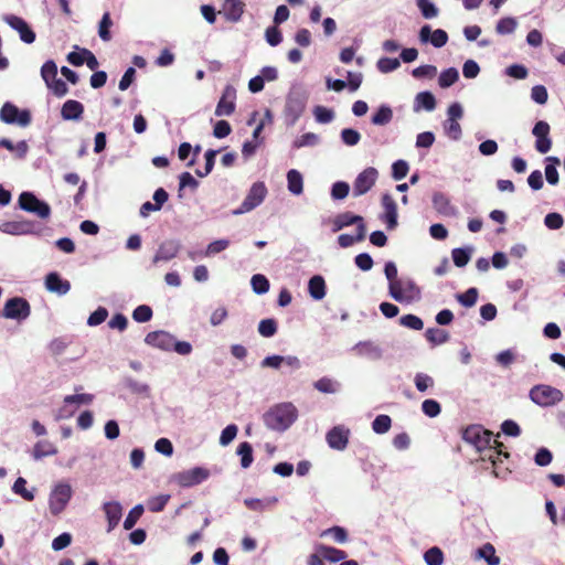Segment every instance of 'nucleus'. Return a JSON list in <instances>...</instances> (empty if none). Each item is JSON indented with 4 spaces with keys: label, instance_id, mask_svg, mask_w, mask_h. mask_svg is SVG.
Wrapping results in <instances>:
<instances>
[{
    "label": "nucleus",
    "instance_id": "nucleus-34",
    "mask_svg": "<svg viewBox=\"0 0 565 565\" xmlns=\"http://www.w3.org/2000/svg\"><path fill=\"white\" fill-rule=\"evenodd\" d=\"M366 228L364 224H360L356 227V235L352 236L349 234H341L338 237V243L342 248H348L356 242H362L365 238Z\"/></svg>",
    "mask_w": 565,
    "mask_h": 565
},
{
    "label": "nucleus",
    "instance_id": "nucleus-50",
    "mask_svg": "<svg viewBox=\"0 0 565 565\" xmlns=\"http://www.w3.org/2000/svg\"><path fill=\"white\" fill-rule=\"evenodd\" d=\"M424 559L427 565H441L444 562L443 551L437 546L430 547L425 552Z\"/></svg>",
    "mask_w": 565,
    "mask_h": 565
},
{
    "label": "nucleus",
    "instance_id": "nucleus-11",
    "mask_svg": "<svg viewBox=\"0 0 565 565\" xmlns=\"http://www.w3.org/2000/svg\"><path fill=\"white\" fill-rule=\"evenodd\" d=\"M550 125L544 120L537 121L532 129V134L536 138L535 149L540 153L544 154L551 150L552 139L550 138Z\"/></svg>",
    "mask_w": 565,
    "mask_h": 565
},
{
    "label": "nucleus",
    "instance_id": "nucleus-26",
    "mask_svg": "<svg viewBox=\"0 0 565 565\" xmlns=\"http://www.w3.org/2000/svg\"><path fill=\"white\" fill-rule=\"evenodd\" d=\"M353 224H356V227L360 224H364L363 217L360 215H354L351 212L340 213L332 221V232H339L340 230Z\"/></svg>",
    "mask_w": 565,
    "mask_h": 565
},
{
    "label": "nucleus",
    "instance_id": "nucleus-48",
    "mask_svg": "<svg viewBox=\"0 0 565 565\" xmlns=\"http://www.w3.org/2000/svg\"><path fill=\"white\" fill-rule=\"evenodd\" d=\"M254 292L263 295L269 290V280L262 274H256L250 279Z\"/></svg>",
    "mask_w": 565,
    "mask_h": 565
},
{
    "label": "nucleus",
    "instance_id": "nucleus-62",
    "mask_svg": "<svg viewBox=\"0 0 565 565\" xmlns=\"http://www.w3.org/2000/svg\"><path fill=\"white\" fill-rule=\"evenodd\" d=\"M402 326L413 329V330H422L424 327L423 320L415 315H405L399 319Z\"/></svg>",
    "mask_w": 565,
    "mask_h": 565
},
{
    "label": "nucleus",
    "instance_id": "nucleus-32",
    "mask_svg": "<svg viewBox=\"0 0 565 565\" xmlns=\"http://www.w3.org/2000/svg\"><path fill=\"white\" fill-rule=\"evenodd\" d=\"M309 295L315 300H321L326 296V281L322 276L316 275L308 282Z\"/></svg>",
    "mask_w": 565,
    "mask_h": 565
},
{
    "label": "nucleus",
    "instance_id": "nucleus-58",
    "mask_svg": "<svg viewBox=\"0 0 565 565\" xmlns=\"http://www.w3.org/2000/svg\"><path fill=\"white\" fill-rule=\"evenodd\" d=\"M132 318L137 322H147L152 318V309L147 305H140L132 311Z\"/></svg>",
    "mask_w": 565,
    "mask_h": 565
},
{
    "label": "nucleus",
    "instance_id": "nucleus-42",
    "mask_svg": "<svg viewBox=\"0 0 565 565\" xmlns=\"http://www.w3.org/2000/svg\"><path fill=\"white\" fill-rule=\"evenodd\" d=\"M111 25H113V20L110 18V13L105 12L103 14L102 20L98 25V35L105 42H108L111 39V34L109 31Z\"/></svg>",
    "mask_w": 565,
    "mask_h": 565
},
{
    "label": "nucleus",
    "instance_id": "nucleus-61",
    "mask_svg": "<svg viewBox=\"0 0 565 565\" xmlns=\"http://www.w3.org/2000/svg\"><path fill=\"white\" fill-rule=\"evenodd\" d=\"M415 386L419 392H425L434 386V379L425 373H417L414 379Z\"/></svg>",
    "mask_w": 565,
    "mask_h": 565
},
{
    "label": "nucleus",
    "instance_id": "nucleus-49",
    "mask_svg": "<svg viewBox=\"0 0 565 565\" xmlns=\"http://www.w3.org/2000/svg\"><path fill=\"white\" fill-rule=\"evenodd\" d=\"M258 332L265 338H270L277 332V322L273 318L263 319L258 324Z\"/></svg>",
    "mask_w": 565,
    "mask_h": 565
},
{
    "label": "nucleus",
    "instance_id": "nucleus-60",
    "mask_svg": "<svg viewBox=\"0 0 565 565\" xmlns=\"http://www.w3.org/2000/svg\"><path fill=\"white\" fill-rule=\"evenodd\" d=\"M409 167L405 160H397L392 166V177L395 180L404 179L408 173Z\"/></svg>",
    "mask_w": 565,
    "mask_h": 565
},
{
    "label": "nucleus",
    "instance_id": "nucleus-29",
    "mask_svg": "<svg viewBox=\"0 0 565 565\" xmlns=\"http://www.w3.org/2000/svg\"><path fill=\"white\" fill-rule=\"evenodd\" d=\"M316 548L330 563L342 562L348 556L347 552L324 544H319Z\"/></svg>",
    "mask_w": 565,
    "mask_h": 565
},
{
    "label": "nucleus",
    "instance_id": "nucleus-51",
    "mask_svg": "<svg viewBox=\"0 0 565 565\" xmlns=\"http://www.w3.org/2000/svg\"><path fill=\"white\" fill-rule=\"evenodd\" d=\"M377 70L381 73H390L397 70L401 66L398 58L393 57H381L376 63Z\"/></svg>",
    "mask_w": 565,
    "mask_h": 565
},
{
    "label": "nucleus",
    "instance_id": "nucleus-31",
    "mask_svg": "<svg viewBox=\"0 0 565 565\" xmlns=\"http://www.w3.org/2000/svg\"><path fill=\"white\" fill-rule=\"evenodd\" d=\"M436 108L435 96L430 92H420L416 95L414 100V110L419 111L425 109L431 111Z\"/></svg>",
    "mask_w": 565,
    "mask_h": 565
},
{
    "label": "nucleus",
    "instance_id": "nucleus-1",
    "mask_svg": "<svg viewBox=\"0 0 565 565\" xmlns=\"http://www.w3.org/2000/svg\"><path fill=\"white\" fill-rule=\"evenodd\" d=\"M461 438L479 452L481 461H490L493 467V475L500 477L498 463L502 462L501 457L509 458L510 454L502 450V443L492 439V433L481 425L468 426L461 431Z\"/></svg>",
    "mask_w": 565,
    "mask_h": 565
},
{
    "label": "nucleus",
    "instance_id": "nucleus-9",
    "mask_svg": "<svg viewBox=\"0 0 565 565\" xmlns=\"http://www.w3.org/2000/svg\"><path fill=\"white\" fill-rule=\"evenodd\" d=\"M0 119L6 124H18L26 127L31 122V114L29 110H20L15 105L6 103L0 109Z\"/></svg>",
    "mask_w": 565,
    "mask_h": 565
},
{
    "label": "nucleus",
    "instance_id": "nucleus-16",
    "mask_svg": "<svg viewBox=\"0 0 565 565\" xmlns=\"http://www.w3.org/2000/svg\"><path fill=\"white\" fill-rule=\"evenodd\" d=\"M235 99H236V90L233 86L227 85L222 94V97L220 98L215 115L216 116H230L235 111Z\"/></svg>",
    "mask_w": 565,
    "mask_h": 565
},
{
    "label": "nucleus",
    "instance_id": "nucleus-55",
    "mask_svg": "<svg viewBox=\"0 0 565 565\" xmlns=\"http://www.w3.org/2000/svg\"><path fill=\"white\" fill-rule=\"evenodd\" d=\"M331 535L337 543H345L348 541V532L344 527L332 526L322 532L321 536Z\"/></svg>",
    "mask_w": 565,
    "mask_h": 565
},
{
    "label": "nucleus",
    "instance_id": "nucleus-28",
    "mask_svg": "<svg viewBox=\"0 0 565 565\" xmlns=\"http://www.w3.org/2000/svg\"><path fill=\"white\" fill-rule=\"evenodd\" d=\"M278 502L276 497L255 499L248 498L244 500V504L247 509L256 512H264L267 509L274 508Z\"/></svg>",
    "mask_w": 565,
    "mask_h": 565
},
{
    "label": "nucleus",
    "instance_id": "nucleus-13",
    "mask_svg": "<svg viewBox=\"0 0 565 565\" xmlns=\"http://www.w3.org/2000/svg\"><path fill=\"white\" fill-rule=\"evenodd\" d=\"M3 21L19 32L20 39L24 43L31 44L35 41L34 31L22 18L14 14H7L3 17Z\"/></svg>",
    "mask_w": 565,
    "mask_h": 565
},
{
    "label": "nucleus",
    "instance_id": "nucleus-19",
    "mask_svg": "<svg viewBox=\"0 0 565 565\" xmlns=\"http://www.w3.org/2000/svg\"><path fill=\"white\" fill-rule=\"evenodd\" d=\"M245 9L242 0H224L222 9L218 11L226 21L236 23L241 20Z\"/></svg>",
    "mask_w": 565,
    "mask_h": 565
},
{
    "label": "nucleus",
    "instance_id": "nucleus-44",
    "mask_svg": "<svg viewBox=\"0 0 565 565\" xmlns=\"http://www.w3.org/2000/svg\"><path fill=\"white\" fill-rule=\"evenodd\" d=\"M516 25H518V22L514 18H510V17L502 18L498 21V23L495 25V31L498 34H501V35L511 34L515 31Z\"/></svg>",
    "mask_w": 565,
    "mask_h": 565
},
{
    "label": "nucleus",
    "instance_id": "nucleus-5",
    "mask_svg": "<svg viewBox=\"0 0 565 565\" xmlns=\"http://www.w3.org/2000/svg\"><path fill=\"white\" fill-rule=\"evenodd\" d=\"M20 209L36 214L41 218H47L51 215L50 205L39 200L32 192H22L19 196Z\"/></svg>",
    "mask_w": 565,
    "mask_h": 565
},
{
    "label": "nucleus",
    "instance_id": "nucleus-41",
    "mask_svg": "<svg viewBox=\"0 0 565 565\" xmlns=\"http://www.w3.org/2000/svg\"><path fill=\"white\" fill-rule=\"evenodd\" d=\"M170 500V494H160L152 497L147 501V508L150 512L158 513L164 510Z\"/></svg>",
    "mask_w": 565,
    "mask_h": 565
},
{
    "label": "nucleus",
    "instance_id": "nucleus-35",
    "mask_svg": "<svg viewBox=\"0 0 565 565\" xmlns=\"http://www.w3.org/2000/svg\"><path fill=\"white\" fill-rule=\"evenodd\" d=\"M477 558H483L488 565H499L500 557L495 555V548L491 543H486L476 551Z\"/></svg>",
    "mask_w": 565,
    "mask_h": 565
},
{
    "label": "nucleus",
    "instance_id": "nucleus-7",
    "mask_svg": "<svg viewBox=\"0 0 565 565\" xmlns=\"http://www.w3.org/2000/svg\"><path fill=\"white\" fill-rule=\"evenodd\" d=\"M72 498V488L68 483L61 482L55 486L50 494V511L53 515L60 514Z\"/></svg>",
    "mask_w": 565,
    "mask_h": 565
},
{
    "label": "nucleus",
    "instance_id": "nucleus-17",
    "mask_svg": "<svg viewBox=\"0 0 565 565\" xmlns=\"http://www.w3.org/2000/svg\"><path fill=\"white\" fill-rule=\"evenodd\" d=\"M145 342L151 347L171 351L174 345V337L167 331H152L146 335Z\"/></svg>",
    "mask_w": 565,
    "mask_h": 565
},
{
    "label": "nucleus",
    "instance_id": "nucleus-64",
    "mask_svg": "<svg viewBox=\"0 0 565 565\" xmlns=\"http://www.w3.org/2000/svg\"><path fill=\"white\" fill-rule=\"evenodd\" d=\"M423 413L428 417H436L440 414V405L435 399H425L422 404Z\"/></svg>",
    "mask_w": 565,
    "mask_h": 565
},
{
    "label": "nucleus",
    "instance_id": "nucleus-15",
    "mask_svg": "<svg viewBox=\"0 0 565 565\" xmlns=\"http://www.w3.org/2000/svg\"><path fill=\"white\" fill-rule=\"evenodd\" d=\"M444 132L450 139L459 138V103H452L447 111V119L443 124Z\"/></svg>",
    "mask_w": 565,
    "mask_h": 565
},
{
    "label": "nucleus",
    "instance_id": "nucleus-10",
    "mask_svg": "<svg viewBox=\"0 0 565 565\" xmlns=\"http://www.w3.org/2000/svg\"><path fill=\"white\" fill-rule=\"evenodd\" d=\"M210 477V471L202 467H195L175 475V481L183 488H190L202 483Z\"/></svg>",
    "mask_w": 565,
    "mask_h": 565
},
{
    "label": "nucleus",
    "instance_id": "nucleus-33",
    "mask_svg": "<svg viewBox=\"0 0 565 565\" xmlns=\"http://www.w3.org/2000/svg\"><path fill=\"white\" fill-rule=\"evenodd\" d=\"M434 209L441 215H455V209L450 205L449 200L443 193H435L433 196Z\"/></svg>",
    "mask_w": 565,
    "mask_h": 565
},
{
    "label": "nucleus",
    "instance_id": "nucleus-30",
    "mask_svg": "<svg viewBox=\"0 0 565 565\" xmlns=\"http://www.w3.org/2000/svg\"><path fill=\"white\" fill-rule=\"evenodd\" d=\"M104 511L108 521V530H113L121 519V505L118 502H106Z\"/></svg>",
    "mask_w": 565,
    "mask_h": 565
},
{
    "label": "nucleus",
    "instance_id": "nucleus-52",
    "mask_svg": "<svg viewBox=\"0 0 565 565\" xmlns=\"http://www.w3.org/2000/svg\"><path fill=\"white\" fill-rule=\"evenodd\" d=\"M417 7L419 8L420 12H422V15L425 18V19H433L435 17H437L438 14V9L436 8V6L430 2L429 0H417Z\"/></svg>",
    "mask_w": 565,
    "mask_h": 565
},
{
    "label": "nucleus",
    "instance_id": "nucleus-6",
    "mask_svg": "<svg viewBox=\"0 0 565 565\" xmlns=\"http://www.w3.org/2000/svg\"><path fill=\"white\" fill-rule=\"evenodd\" d=\"M31 315V306L26 299L22 297H13L4 303L2 316L7 319L18 321L25 320Z\"/></svg>",
    "mask_w": 565,
    "mask_h": 565
},
{
    "label": "nucleus",
    "instance_id": "nucleus-4",
    "mask_svg": "<svg viewBox=\"0 0 565 565\" xmlns=\"http://www.w3.org/2000/svg\"><path fill=\"white\" fill-rule=\"evenodd\" d=\"M268 190L263 181L254 182L244 201L233 211V214L241 215L253 211L264 202Z\"/></svg>",
    "mask_w": 565,
    "mask_h": 565
},
{
    "label": "nucleus",
    "instance_id": "nucleus-3",
    "mask_svg": "<svg viewBox=\"0 0 565 565\" xmlns=\"http://www.w3.org/2000/svg\"><path fill=\"white\" fill-rule=\"evenodd\" d=\"M529 396L533 403L542 407H548L559 403L564 395L558 388L539 384L531 388Z\"/></svg>",
    "mask_w": 565,
    "mask_h": 565
},
{
    "label": "nucleus",
    "instance_id": "nucleus-46",
    "mask_svg": "<svg viewBox=\"0 0 565 565\" xmlns=\"http://www.w3.org/2000/svg\"><path fill=\"white\" fill-rule=\"evenodd\" d=\"M426 339L433 344H441L448 340V333L438 328H429L425 332Z\"/></svg>",
    "mask_w": 565,
    "mask_h": 565
},
{
    "label": "nucleus",
    "instance_id": "nucleus-2",
    "mask_svg": "<svg viewBox=\"0 0 565 565\" xmlns=\"http://www.w3.org/2000/svg\"><path fill=\"white\" fill-rule=\"evenodd\" d=\"M297 418V408L291 403H282L270 408L264 415V422L270 429L282 431Z\"/></svg>",
    "mask_w": 565,
    "mask_h": 565
},
{
    "label": "nucleus",
    "instance_id": "nucleus-47",
    "mask_svg": "<svg viewBox=\"0 0 565 565\" xmlns=\"http://www.w3.org/2000/svg\"><path fill=\"white\" fill-rule=\"evenodd\" d=\"M142 513H143V505L142 504L135 505L129 511L128 515L126 516V519L124 521L125 530H131L136 525L138 520L141 518Z\"/></svg>",
    "mask_w": 565,
    "mask_h": 565
},
{
    "label": "nucleus",
    "instance_id": "nucleus-23",
    "mask_svg": "<svg viewBox=\"0 0 565 565\" xmlns=\"http://www.w3.org/2000/svg\"><path fill=\"white\" fill-rule=\"evenodd\" d=\"M181 245L177 241H166L163 242L156 255L152 258V264L157 265L160 262H169L174 258L180 252Z\"/></svg>",
    "mask_w": 565,
    "mask_h": 565
},
{
    "label": "nucleus",
    "instance_id": "nucleus-40",
    "mask_svg": "<svg viewBox=\"0 0 565 565\" xmlns=\"http://www.w3.org/2000/svg\"><path fill=\"white\" fill-rule=\"evenodd\" d=\"M459 78V73L455 67H450L440 73L438 84L441 88H447L454 85Z\"/></svg>",
    "mask_w": 565,
    "mask_h": 565
},
{
    "label": "nucleus",
    "instance_id": "nucleus-56",
    "mask_svg": "<svg viewBox=\"0 0 565 565\" xmlns=\"http://www.w3.org/2000/svg\"><path fill=\"white\" fill-rule=\"evenodd\" d=\"M316 390L321 393H334L337 391V383L329 377H321L313 383Z\"/></svg>",
    "mask_w": 565,
    "mask_h": 565
},
{
    "label": "nucleus",
    "instance_id": "nucleus-53",
    "mask_svg": "<svg viewBox=\"0 0 565 565\" xmlns=\"http://www.w3.org/2000/svg\"><path fill=\"white\" fill-rule=\"evenodd\" d=\"M25 484L26 480L22 477H19L14 481L12 490L14 491V493L20 494L24 500L32 501L34 499V494L31 491L26 490Z\"/></svg>",
    "mask_w": 565,
    "mask_h": 565
},
{
    "label": "nucleus",
    "instance_id": "nucleus-22",
    "mask_svg": "<svg viewBox=\"0 0 565 565\" xmlns=\"http://www.w3.org/2000/svg\"><path fill=\"white\" fill-rule=\"evenodd\" d=\"M349 434V429L343 426H335L327 434V443L332 449L343 450L348 446Z\"/></svg>",
    "mask_w": 565,
    "mask_h": 565
},
{
    "label": "nucleus",
    "instance_id": "nucleus-18",
    "mask_svg": "<svg viewBox=\"0 0 565 565\" xmlns=\"http://www.w3.org/2000/svg\"><path fill=\"white\" fill-rule=\"evenodd\" d=\"M94 401L93 394L66 395L63 399L64 406L58 409L57 418H67L74 414V409H68V405H88Z\"/></svg>",
    "mask_w": 565,
    "mask_h": 565
},
{
    "label": "nucleus",
    "instance_id": "nucleus-21",
    "mask_svg": "<svg viewBox=\"0 0 565 565\" xmlns=\"http://www.w3.org/2000/svg\"><path fill=\"white\" fill-rule=\"evenodd\" d=\"M419 40L423 43L430 42L435 47H443L448 41V34L441 29L431 31L430 26L426 24L419 31Z\"/></svg>",
    "mask_w": 565,
    "mask_h": 565
},
{
    "label": "nucleus",
    "instance_id": "nucleus-20",
    "mask_svg": "<svg viewBox=\"0 0 565 565\" xmlns=\"http://www.w3.org/2000/svg\"><path fill=\"white\" fill-rule=\"evenodd\" d=\"M382 205L384 214L382 221L385 222L387 230H394L397 226V205L393 196L388 193L383 194Z\"/></svg>",
    "mask_w": 565,
    "mask_h": 565
},
{
    "label": "nucleus",
    "instance_id": "nucleus-14",
    "mask_svg": "<svg viewBox=\"0 0 565 565\" xmlns=\"http://www.w3.org/2000/svg\"><path fill=\"white\" fill-rule=\"evenodd\" d=\"M377 170L375 168L369 167L364 169L354 180L353 183V192L354 195H363L374 185L377 179Z\"/></svg>",
    "mask_w": 565,
    "mask_h": 565
},
{
    "label": "nucleus",
    "instance_id": "nucleus-38",
    "mask_svg": "<svg viewBox=\"0 0 565 565\" xmlns=\"http://www.w3.org/2000/svg\"><path fill=\"white\" fill-rule=\"evenodd\" d=\"M236 452L241 457L242 468L246 469L250 467L254 460L252 445L248 441L241 443Z\"/></svg>",
    "mask_w": 565,
    "mask_h": 565
},
{
    "label": "nucleus",
    "instance_id": "nucleus-59",
    "mask_svg": "<svg viewBox=\"0 0 565 565\" xmlns=\"http://www.w3.org/2000/svg\"><path fill=\"white\" fill-rule=\"evenodd\" d=\"M313 115L316 120L321 124H328L334 117L333 110L323 106H316L313 109Z\"/></svg>",
    "mask_w": 565,
    "mask_h": 565
},
{
    "label": "nucleus",
    "instance_id": "nucleus-36",
    "mask_svg": "<svg viewBox=\"0 0 565 565\" xmlns=\"http://www.w3.org/2000/svg\"><path fill=\"white\" fill-rule=\"evenodd\" d=\"M288 190L296 195H299L303 191V180L299 171L291 169L287 173Z\"/></svg>",
    "mask_w": 565,
    "mask_h": 565
},
{
    "label": "nucleus",
    "instance_id": "nucleus-57",
    "mask_svg": "<svg viewBox=\"0 0 565 565\" xmlns=\"http://www.w3.org/2000/svg\"><path fill=\"white\" fill-rule=\"evenodd\" d=\"M303 104L299 100H289L286 105L287 116L291 117V122H295L303 111Z\"/></svg>",
    "mask_w": 565,
    "mask_h": 565
},
{
    "label": "nucleus",
    "instance_id": "nucleus-39",
    "mask_svg": "<svg viewBox=\"0 0 565 565\" xmlns=\"http://www.w3.org/2000/svg\"><path fill=\"white\" fill-rule=\"evenodd\" d=\"M41 76L46 86L57 78V66L54 61H46L41 67Z\"/></svg>",
    "mask_w": 565,
    "mask_h": 565
},
{
    "label": "nucleus",
    "instance_id": "nucleus-43",
    "mask_svg": "<svg viewBox=\"0 0 565 565\" xmlns=\"http://www.w3.org/2000/svg\"><path fill=\"white\" fill-rule=\"evenodd\" d=\"M393 118V111L388 106H381L372 116V124L383 126L388 124Z\"/></svg>",
    "mask_w": 565,
    "mask_h": 565
},
{
    "label": "nucleus",
    "instance_id": "nucleus-25",
    "mask_svg": "<svg viewBox=\"0 0 565 565\" xmlns=\"http://www.w3.org/2000/svg\"><path fill=\"white\" fill-rule=\"evenodd\" d=\"M45 287L51 292H56L58 295H65L71 289V284L68 280H64L57 273H50L45 277Z\"/></svg>",
    "mask_w": 565,
    "mask_h": 565
},
{
    "label": "nucleus",
    "instance_id": "nucleus-63",
    "mask_svg": "<svg viewBox=\"0 0 565 565\" xmlns=\"http://www.w3.org/2000/svg\"><path fill=\"white\" fill-rule=\"evenodd\" d=\"M531 98L540 105L546 104L548 99V93L546 87L544 85L533 86L531 89Z\"/></svg>",
    "mask_w": 565,
    "mask_h": 565
},
{
    "label": "nucleus",
    "instance_id": "nucleus-24",
    "mask_svg": "<svg viewBox=\"0 0 565 565\" xmlns=\"http://www.w3.org/2000/svg\"><path fill=\"white\" fill-rule=\"evenodd\" d=\"M353 351L355 354L371 360H379L383 354L381 347L373 341H361L353 347Z\"/></svg>",
    "mask_w": 565,
    "mask_h": 565
},
{
    "label": "nucleus",
    "instance_id": "nucleus-54",
    "mask_svg": "<svg viewBox=\"0 0 565 565\" xmlns=\"http://www.w3.org/2000/svg\"><path fill=\"white\" fill-rule=\"evenodd\" d=\"M341 139H342L344 145L352 147V146H355V145H358L360 142L361 135L355 129L344 128L341 131Z\"/></svg>",
    "mask_w": 565,
    "mask_h": 565
},
{
    "label": "nucleus",
    "instance_id": "nucleus-12",
    "mask_svg": "<svg viewBox=\"0 0 565 565\" xmlns=\"http://www.w3.org/2000/svg\"><path fill=\"white\" fill-rule=\"evenodd\" d=\"M388 288L391 297L398 302H409L417 294L415 285L411 281H394L393 284H390Z\"/></svg>",
    "mask_w": 565,
    "mask_h": 565
},
{
    "label": "nucleus",
    "instance_id": "nucleus-37",
    "mask_svg": "<svg viewBox=\"0 0 565 565\" xmlns=\"http://www.w3.org/2000/svg\"><path fill=\"white\" fill-rule=\"evenodd\" d=\"M56 454V448L49 440H39L32 450V456L34 459L39 460L43 457L52 456Z\"/></svg>",
    "mask_w": 565,
    "mask_h": 565
},
{
    "label": "nucleus",
    "instance_id": "nucleus-27",
    "mask_svg": "<svg viewBox=\"0 0 565 565\" xmlns=\"http://www.w3.org/2000/svg\"><path fill=\"white\" fill-rule=\"evenodd\" d=\"M83 113V104L74 99L66 100L61 109V115L65 120H78Z\"/></svg>",
    "mask_w": 565,
    "mask_h": 565
},
{
    "label": "nucleus",
    "instance_id": "nucleus-8",
    "mask_svg": "<svg viewBox=\"0 0 565 565\" xmlns=\"http://www.w3.org/2000/svg\"><path fill=\"white\" fill-rule=\"evenodd\" d=\"M0 231L10 235L40 234L41 228L38 223L30 220L7 221L0 224Z\"/></svg>",
    "mask_w": 565,
    "mask_h": 565
},
{
    "label": "nucleus",
    "instance_id": "nucleus-45",
    "mask_svg": "<svg viewBox=\"0 0 565 565\" xmlns=\"http://www.w3.org/2000/svg\"><path fill=\"white\" fill-rule=\"evenodd\" d=\"M392 426V419L388 415H377L372 423V429L376 434H385Z\"/></svg>",
    "mask_w": 565,
    "mask_h": 565
}]
</instances>
